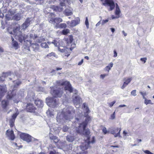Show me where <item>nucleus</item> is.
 I'll use <instances>...</instances> for the list:
<instances>
[{
	"instance_id": "1",
	"label": "nucleus",
	"mask_w": 154,
	"mask_h": 154,
	"mask_svg": "<svg viewBox=\"0 0 154 154\" xmlns=\"http://www.w3.org/2000/svg\"><path fill=\"white\" fill-rule=\"evenodd\" d=\"M85 117H86L85 121L80 123L79 126L76 128L75 130L77 133L87 136L89 135L90 132L89 129H86V128L89 122L91 121V118L88 114L85 116Z\"/></svg>"
},
{
	"instance_id": "2",
	"label": "nucleus",
	"mask_w": 154,
	"mask_h": 154,
	"mask_svg": "<svg viewBox=\"0 0 154 154\" xmlns=\"http://www.w3.org/2000/svg\"><path fill=\"white\" fill-rule=\"evenodd\" d=\"M20 26L18 24L14 28L13 31L15 39L17 40L20 43H22L23 41L25 42V40L28 38V36L23 33L20 30Z\"/></svg>"
},
{
	"instance_id": "3",
	"label": "nucleus",
	"mask_w": 154,
	"mask_h": 154,
	"mask_svg": "<svg viewBox=\"0 0 154 154\" xmlns=\"http://www.w3.org/2000/svg\"><path fill=\"white\" fill-rule=\"evenodd\" d=\"M63 91L61 90V88H58L57 89L51 90V93L54 97H50L46 99L48 103L56 105L57 104V100L55 97H60L62 95Z\"/></svg>"
},
{
	"instance_id": "4",
	"label": "nucleus",
	"mask_w": 154,
	"mask_h": 154,
	"mask_svg": "<svg viewBox=\"0 0 154 154\" xmlns=\"http://www.w3.org/2000/svg\"><path fill=\"white\" fill-rule=\"evenodd\" d=\"M55 14L53 13L50 14L48 20L49 22L54 25H56V26L57 27L59 23L62 22V19L60 17H55Z\"/></svg>"
},
{
	"instance_id": "5",
	"label": "nucleus",
	"mask_w": 154,
	"mask_h": 154,
	"mask_svg": "<svg viewBox=\"0 0 154 154\" xmlns=\"http://www.w3.org/2000/svg\"><path fill=\"white\" fill-rule=\"evenodd\" d=\"M76 45L74 43H73L71 45V47L69 48L67 47L64 46L63 48H61L60 47H58V50L62 53H64L65 56L68 57L71 53V51H72L73 49L75 48Z\"/></svg>"
},
{
	"instance_id": "6",
	"label": "nucleus",
	"mask_w": 154,
	"mask_h": 154,
	"mask_svg": "<svg viewBox=\"0 0 154 154\" xmlns=\"http://www.w3.org/2000/svg\"><path fill=\"white\" fill-rule=\"evenodd\" d=\"M20 137L23 140L28 143L31 142L32 140L31 136L26 133H21L20 134Z\"/></svg>"
},
{
	"instance_id": "7",
	"label": "nucleus",
	"mask_w": 154,
	"mask_h": 154,
	"mask_svg": "<svg viewBox=\"0 0 154 154\" xmlns=\"http://www.w3.org/2000/svg\"><path fill=\"white\" fill-rule=\"evenodd\" d=\"M90 138V137H88L87 139L88 142H85V145H84L83 143V145L81 146V148L82 149H87L89 147V145L90 143H95V140L94 137L93 136L92 137V140L91 141H89Z\"/></svg>"
},
{
	"instance_id": "8",
	"label": "nucleus",
	"mask_w": 154,
	"mask_h": 154,
	"mask_svg": "<svg viewBox=\"0 0 154 154\" xmlns=\"http://www.w3.org/2000/svg\"><path fill=\"white\" fill-rule=\"evenodd\" d=\"M113 0H106V8L109 11H112L115 8Z\"/></svg>"
},
{
	"instance_id": "9",
	"label": "nucleus",
	"mask_w": 154,
	"mask_h": 154,
	"mask_svg": "<svg viewBox=\"0 0 154 154\" xmlns=\"http://www.w3.org/2000/svg\"><path fill=\"white\" fill-rule=\"evenodd\" d=\"M26 109L27 111L31 112H35L36 109L33 104L30 103L27 104Z\"/></svg>"
},
{
	"instance_id": "10",
	"label": "nucleus",
	"mask_w": 154,
	"mask_h": 154,
	"mask_svg": "<svg viewBox=\"0 0 154 154\" xmlns=\"http://www.w3.org/2000/svg\"><path fill=\"white\" fill-rule=\"evenodd\" d=\"M6 135L11 140H14L15 138L14 132L12 130H7L6 132Z\"/></svg>"
},
{
	"instance_id": "11",
	"label": "nucleus",
	"mask_w": 154,
	"mask_h": 154,
	"mask_svg": "<svg viewBox=\"0 0 154 154\" xmlns=\"http://www.w3.org/2000/svg\"><path fill=\"white\" fill-rule=\"evenodd\" d=\"M73 40V37L71 35H69L68 37L64 38V41L66 44V46L65 47H68L70 44L71 45L72 43V42Z\"/></svg>"
},
{
	"instance_id": "12",
	"label": "nucleus",
	"mask_w": 154,
	"mask_h": 154,
	"mask_svg": "<svg viewBox=\"0 0 154 154\" xmlns=\"http://www.w3.org/2000/svg\"><path fill=\"white\" fill-rule=\"evenodd\" d=\"M66 82L64 85V90L67 91L70 93L72 92H73V88L69 82L67 81Z\"/></svg>"
},
{
	"instance_id": "13",
	"label": "nucleus",
	"mask_w": 154,
	"mask_h": 154,
	"mask_svg": "<svg viewBox=\"0 0 154 154\" xmlns=\"http://www.w3.org/2000/svg\"><path fill=\"white\" fill-rule=\"evenodd\" d=\"M7 91V89L6 85H0V100L3 97Z\"/></svg>"
},
{
	"instance_id": "14",
	"label": "nucleus",
	"mask_w": 154,
	"mask_h": 154,
	"mask_svg": "<svg viewBox=\"0 0 154 154\" xmlns=\"http://www.w3.org/2000/svg\"><path fill=\"white\" fill-rule=\"evenodd\" d=\"M119 130L118 132L116 134V133L118 131L119 128H113V131H110V133L114 135L115 137H116L118 136L120 137V132L121 130V128H119Z\"/></svg>"
},
{
	"instance_id": "15",
	"label": "nucleus",
	"mask_w": 154,
	"mask_h": 154,
	"mask_svg": "<svg viewBox=\"0 0 154 154\" xmlns=\"http://www.w3.org/2000/svg\"><path fill=\"white\" fill-rule=\"evenodd\" d=\"M49 137L50 140L52 141H53L55 143H57L58 142L59 140L58 139L57 137L51 133H50L49 134Z\"/></svg>"
},
{
	"instance_id": "16",
	"label": "nucleus",
	"mask_w": 154,
	"mask_h": 154,
	"mask_svg": "<svg viewBox=\"0 0 154 154\" xmlns=\"http://www.w3.org/2000/svg\"><path fill=\"white\" fill-rule=\"evenodd\" d=\"M132 79L131 77L124 78V80L125 81V82L123 85L121 87V88L122 89H124L130 83Z\"/></svg>"
},
{
	"instance_id": "17",
	"label": "nucleus",
	"mask_w": 154,
	"mask_h": 154,
	"mask_svg": "<svg viewBox=\"0 0 154 154\" xmlns=\"http://www.w3.org/2000/svg\"><path fill=\"white\" fill-rule=\"evenodd\" d=\"M30 20L29 18H27L25 22L21 25L22 29L24 30L26 29L30 25Z\"/></svg>"
},
{
	"instance_id": "18",
	"label": "nucleus",
	"mask_w": 154,
	"mask_h": 154,
	"mask_svg": "<svg viewBox=\"0 0 154 154\" xmlns=\"http://www.w3.org/2000/svg\"><path fill=\"white\" fill-rule=\"evenodd\" d=\"M11 37L12 45L15 50H17L20 48L18 43L16 40H14L12 36H11Z\"/></svg>"
},
{
	"instance_id": "19",
	"label": "nucleus",
	"mask_w": 154,
	"mask_h": 154,
	"mask_svg": "<svg viewBox=\"0 0 154 154\" xmlns=\"http://www.w3.org/2000/svg\"><path fill=\"white\" fill-rule=\"evenodd\" d=\"M34 103L38 107L42 108L43 106V101L40 99H37L34 101Z\"/></svg>"
},
{
	"instance_id": "20",
	"label": "nucleus",
	"mask_w": 154,
	"mask_h": 154,
	"mask_svg": "<svg viewBox=\"0 0 154 154\" xmlns=\"http://www.w3.org/2000/svg\"><path fill=\"white\" fill-rule=\"evenodd\" d=\"M14 14L11 11L8 12L5 15V18L6 20H10L13 19Z\"/></svg>"
},
{
	"instance_id": "21",
	"label": "nucleus",
	"mask_w": 154,
	"mask_h": 154,
	"mask_svg": "<svg viewBox=\"0 0 154 154\" xmlns=\"http://www.w3.org/2000/svg\"><path fill=\"white\" fill-rule=\"evenodd\" d=\"M66 80L62 81L60 80H57L56 82V85L57 86H62L65 85Z\"/></svg>"
},
{
	"instance_id": "22",
	"label": "nucleus",
	"mask_w": 154,
	"mask_h": 154,
	"mask_svg": "<svg viewBox=\"0 0 154 154\" xmlns=\"http://www.w3.org/2000/svg\"><path fill=\"white\" fill-rule=\"evenodd\" d=\"M80 22V20H72L71 21V22L70 23V26L72 27H73L78 24Z\"/></svg>"
},
{
	"instance_id": "23",
	"label": "nucleus",
	"mask_w": 154,
	"mask_h": 154,
	"mask_svg": "<svg viewBox=\"0 0 154 154\" xmlns=\"http://www.w3.org/2000/svg\"><path fill=\"white\" fill-rule=\"evenodd\" d=\"M71 112L70 110H68L67 113L64 114L63 116L64 118L66 120H69L70 119L71 117Z\"/></svg>"
},
{
	"instance_id": "24",
	"label": "nucleus",
	"mask_w": 154,
	"mask_h": 154,
	"mask_svg": "<svg viewBox=\"0 0 154 154\" xmlns=\"http://www.w3.org/2000/svg\"><path fill=\"white\" fill-rule=\"evenodd\" d=\"M9 102L7 100H3L1 102V105L2 107L4 109L6 108Z\"/></svg>"
},
{
	"instance_id": "25",
	"label": "nucleus",
	"mask_w": 154,
	"mask_h": 154,
	"mask_svg": "<svg viewBox=\"0 0 154 154\" xmlns=\"http://www.w3.org/2000/svg\"><path fill=\"white\" fill-rule=\"evenodd\" d=\"M64 14L66 16H69L72 15V12L71 10L66 8L64 11Z\"/></svg>"
},
{
	"instance_id": "26",
	"label": "nucleus",
	"mask_w": 154,
	"mask_h": 154,
	"mask_svg": "<svg viewBox=\"0 0 154 154\" xmlns=\"http://www.w3.org/2000/svg\"><path fill=\"white\" fill-rule=\"evenodd\" d=\"M54 10L56 11L60 12L63 10V8L62 7H60L58 6H54Z\"/></svg>"
},
{
	"instance_id": "27",
	"label": "nucleus",
	"mask_w": 154,
	"mask_h": 154,
	"mask_svg": "<svg viewBox=\"0 0 154 154\" xmlns=\"http://www.w3.org/2000/svg\"><path fill=\"white\" fill-rule=\"evenodd\" d=\"M74 140V137L71 135H68L66 136V140L69 142H72Z\"/></svg>"
},
{
	"instance_id": "28",
	"label": "nucleus",
	"mask_w": 154,
	"mask_h": 154,
	"mask_svg": "<svg viewBox=\"0 0 154 154\" xmlns=\"http://www.w3.org/2000/svg\"><path fill=\"white\" fill-rule=\"evenodd\" d=\"M67 26L66 24L65 23H61L58 25L57 27L60 28H65Z\"/></svg>"
},
{
	"instance_id": "29",
	"label": "nucleus",
	"mask_w": 154,
	"mask_h": 154,
	"mask_svg": "<svg viewBox=\"0 0 154 154\" xmlns=\"http://www.w3.org/2000/svg\"><path fill=\"white\" fill-rule=\"evenodd\" d=\"M18 114L19 113L17 112H16L14 114L12 115V118L10 119V120L15 121L16 118L17 116L18 115Z\"/></svg>"
},
{
	"instance_id": "30",
	"label": "nucleus",
	"mask_w": 154,
	"mask_h": 154,
	"mask_svg": "<svg viewBox=\"0 0 154 154\" xmlns=\"http://www.w3.org/2000/svg\"><path fill=\"white\" fill-rule=\"evenodd\" d=\"M113 63L112 62L110 63L107 66H106V70L109 72L111 69V68L113 66Z\"/></svg>"
},
{
	"instance_id": "31",
	"label": "nucleus",
	"mask_w": 154,
	"mask_h": 154,
	"mask_svg": "<svg viewBox=\"0 0 154 154\" xmlns=\"http://www.w3.org/2000/svg\"><path fill=\"white\" fill-rule=\"evenodd\" d=\"M14 97V95L13 94H12V92H11V94H8L7 95L6 98L10 100L13 97Z\"/></svg>"
},
{
	"instance_id": "32",
	"label": "nucleus",
	"mask_w": 154,
	"mask_h": 154,
	"mask_svg": "<svg viewBox=\"0 0 154 154\" xmlns=\"http://www.w3.org/2000/svg\"><path fill=\"white\" fill-rule=\"evenodd\" d=\"M41 46L45 48H49V46L46 42H43L41 44Z\"/></svg>"
},
{
	"instance_id": "33",
	"label": "nucleus",
	"mask_w": 154,
	"mask_h": 154,
	"mask_svg": "<svg viewBox=\"0 0 154 154\" xmlns=\"http://www.w3.org/2000/svg\"><path fill=\"white\" fill-rule=\"evenodd\" d=\"M69 32V30L68 29H64L62 30V34L63 35H66Z\"/></svg>"
},
{
	"instance_id": "34",
	"label": "nucleus",
	"mask_w": 154,
	"mask_h": 154,
	"mask_svg": "<svg viewBox=\"0 0 154 154\" xmlns=\"http://www.w3.org/2000/svg\"><path fill=\"white\" fill-rule=\"evenodd\" d=\"M144 103L146 104V105H147L149 104H153V103L151 102V101L150 100H147V99H145V100L144 101Z\"/></svg>"
},
{
	"instance_id": "35",
	"label": "nucleus",
	"mask_w": 154,
	"mask_h": 154,
	"mask_svg": "<svg viewBox=\"0 0 154 154\" xmlns=\"http://www.w3.org/2000/svg\"><path fill=\"white\" fill-rule=\"evenodd\" d=\"M55 56H56L55 53L54 52H52L46 55V57H51L52 56L55 57Z\"/></svg>"
},
{
	"instance_id": "36",
	"label": "nucleus",
	"mask_w": 154,
	"mask_h": 154,
	"mask_svg": "<svg viewBox=\"0 0 154 154\" xmlns=\"http://www.w3.org/2000/svg\"><path fill=\"white\" fill-rule=\"evenodd\" d=\"M14 121L10 120V125L11 128H12L14 125Z\"/></svg>"
},
{
	"instance_id": "37",
	"label": "nucleus",
	"mask_w": 154,
	"mask_h": 154,
	"mask_svg": "<svg viewBox=\"0 0 154 154\" xmlns=\"http://www.w3.org/2000/svg\"><path fill=\"white\" fill-rule=\"evenodd\" d=\"M85 23L87 28H88L89 23L88 21V18L87 17H86Z\"/></svg>"
},
{
	"instance_id": "38",
	"label": "nucleus",
	"mask_w": 154,
	"mask_h": 154,
	"mask_svg": "<svg viewBox=\"0 0 154 154\" xmlns=\"http://www.w3.org/2000/svg\"><path fill=\"white\" fill-rule=\"evenodd\" d=\"M52 43L54 44L56 47L58 46V45L59 44V42L56 40H54L52 42Z\"/></svg>"
},
{
	"instance_id": "39",
	"label": "nucleus",
	"mask_w": 154,
	"mask_h": 154,
	"mask_svg": "<svg viewBox=\"0 0 154 154\" xmlns=\"http://www.w3.org/2000/svg\"><path fill=\"white\" fill-rule=\"evenodd\" d=\"M7 30L9 33L11 34H12V27L11 26H9L8 27Z\"/></svg>"
},
{
	"instance_id": "40",
	"label": "nucleus",
	"mask_w": 154,
	"mask_h": 154,
	"mask_svg": "<svg viewBox=\"0 0 154 154\" xmlns=\"http://www.w3.org/2000/svg\"><path fill=\"white\" fill-rule=\"evenodd\" d=\"M120 11L119 8H116V10L115 11V14L117 16H119L120 13Z\"/></svg>"
},
{
	"instance_id": "41",
	"label": "nucleus",
	"mask_w": 154,
	"mask_h": 154,
	"mask_svg": "<svg viewBox=\"0 0 154 154\" xmlns=\"http://www.w3.org/2000/svg\"><path fill=\"white\" fill-rule=\"evenodd\" d=\"M143 151L146 154H154L152 152H151L150 151L148 150H143Z\"/></svg>"
},
{
	"instance_id": "42",
	"label": "nucleus",
	"mask_w": 154,
	"mask_h": 154,
	"mask_svg": "<svg viewBox=\"0 0 154 154\" xmlns=\"http://www.w3.org/2000/svg\"><path fill=\"white\" fill-rule=\"evenodd\" d=\"M115 112H114L111 115L110 119H115Z\"/></svg>"
},
{
	"instance_id": "43",
	"label": "nucleus",
	"mask_w": 154,
	"mask_h": 154,
	"mask_svg": "<svg viewBox=\"0 0 154 154\" xmlns=\"http://www.w3.org/2000/svg\"><path fill=\"white\" fill-rule=\"evenodd\" d=\"M131 94L134 96H136L137 94H136V90H134L132 91L131 92Z\"/></svg>"
},
{
	"instance_id": "44",
	"label": "nucleus",
	"mask_w": 154,
	"mask_h": 154,
	"mask_svg": "<svg viewBox=\"0 0 154 154\" xmlns=\"http://www.w3.org/2000/svg\"><path fill=\"white\" fill-rule=\"evenodd\" d=\"M140 60L142 62H143L144 63H146V60H147V58L146 57L144 58H140Z\"/></svg>"
},
{
	"instance_id": "45",
	"label": "nucleus",
	"mask_w": 154,
	"mask_h": 154,
	"mask_svg": "<svg viewBox=\"0 0 154 154\" xmlns=\"http://www.w3.org/2000/svg\"><path fill=\"white\" fill-rule=\"evenodd\" d=\"M26 43L27 42L29 43V45L28 46L27 45H26V46H31L32 45V41L31 40H26Z\"/></svg>"
},
{
	"instance_id": "46",
	"label": "nucleus",
	"mask_w": 154,
	"mask_h": 154,
	"mask_svg": "<svg viewBox=\"0 0 154 154\" xmlns=\"http://www.w3.org/2000/svg\"><path fill=\"white\" fill-rule=\"evenodd\" d=\"M113 128H111L109 129H108V130H106V133H110V131H113Z\"/></svg>"
},
{
	"instance_id": "47",
	"label": "nucleus",
	"mask_w": 154,
	"mask_h": 154,
	"mask_svg": "<svg viewBox=\"0 0 154 154\" xmlns=\"http://www.w3.org/2000/svg\"><path fill=\"white\" fill-rule=\"evenodd\" d=\"M116 102L115 101H113L111 103H108L109 105V106L112 107V106Z\"/></svg>"
},
{
	"instance_id": "48",
	"label": "nucleus",
	"mask_w": 154,
	"mask_h": 154,
	"mask_svg": "<svg viewBox=\"0 0 154 154\" xmlns=\"http://www.w3.org/2000/svg\"><path fill=\"white\" fill-rule=\"evenodd\" d=\"M102 4L104 5H106V0H100Z\"/></svg>"
},
{
	"instance_id": "49",
	"label": "nucleus",
	"mask_w": 154,
	"mask_h": 154,
	"mask_svg": "<svg viewBox=\"0 0 154 154\" xmlns=\"http://www.w3.org/2000/svg\"><path fill=\"white\" fill-rule=\"evenodd\" d=\"M4 17V14L1 12V11L0 10V18H3Z\"/></svg>"
},
{
	"instance_id": "50",
	"label": "nucleus",
	"mask_w": 154,
	"mask_h": 154,
	"mask_svg": "<svg viewBox=\"0 0 154 154\" xmlns=\"http://www.w3.org/2000/svg\"><path fill=\"white\" fill-rule=\"evenodd\" d=\"M117 56V52L115 50L114 51L113 57H116Z\"/></svg>"
},
{
	"instance_id": "51",
	"label": "nucleus",
	"mask_w": 154,
	"mask_h": 154,
	"mask_svg": "<svg viewBox=\"0 0 154 154\" xmlns=\"http://www.w3.org/2000/svg\"><path fill=\"white\" fill-rule=\"evenodd\" d=\"M83 59H82L80 62H79V63H78V65H81L83 63Z\"/></svg>"
},
{
	"instance_id": "52",
	"label": "nucleus",
	"mask_w": 154,
	"mask_h": 154,
	"mask_svg": "<svg viewBox=\"0 0 154 154\" xmlns=\"http://www.w3.org/2000/svg\"><path fill=\"white\" fill-rule=\"evenodd\" d=\"M87 152L83 151L81 152L78 153L77 154H87Z\"/></svg>"
},
{
	"instance_id": "53",
	"label": "nucleus",
	"mask_w": 154,
	"mask_h": 154,
	"mask_svg": "<svg viewBox=\"0 0 154 154\" xmlns=\"http://www.w3.org/2000/svg\"><path fill=\"white\" fill-rule=\"evenodd\" d=\"M86 110L87 113H88L90 111L89 109L87 106H86Z\"/></svg>"
},
{
	"instance_id": "54",
	"label": "nucleus",
	"mask_w": 154,
	"mask_h": 154,
	"mask_svg": "<svg viewBox=\"0 0 154 154\" xmlns=\"http://www.w3.org/2000/svg\"><path fill=\"white\" fill-rule=\"evenodd\" d=\"M21 84V82L20 81L17 82L16 83V84L17 86H19Z\"/></svg>"
},
{
	"instance_id": "55",
	"label": "nucleus",
	"mask_w": 154,
	"mask_h": 154,
	"mask_svg": "<svg viewBox=\"0 0 154 154\" xmlns=\"http://www.w3.org/2000/svg\"><path fill=\"white\" fill-rule=\"evenodd\" d=\"M140 93L142 95V96H145L146 95V93L145 92H143L141 91L140 92Z\"/></svg>"
},
{
	"instance_id": "56",
	"label": "nucleus",
	"mask_w": 154,
	"mask_h": 154,
	"mask_svg": "<svg viewBox=\"0 0 154 154\" xmlns=\"http://www.w3.org/2000/svg\"><path fill=\"white\" fill-rule=\"evenodd\" d=\"M106 76V75L105 74H102V75H100V78H102V79H103L104 78V77H105Z\"/></svg>"
},
{
	"instance_id": "57",
	"label": "nucleus",
	"mask_w": 154,
	"mask_h": 154,
	"mask_svg": "<svg viewBox=\"0 0 154 154\" xmlns=\"http://www.w3.org/2000/svg\"><path fill=\"white\" fill-rule=\"evenodd\" d=\"M106 23V20H103L101 23V24L103 25Z\"/></svg>"
},
{
	"instance_id": "58",
	"label": "nucleus",
	"mask_w": 154,
	"mask_h": 154,
	"mask_svg": "<svg viewBox=\"0 0 154 154\" xmlns=\"http://www.w3.org/2000/svg\"><path fill=\"white\" fill-rule=\"evenodd\" d=\"M4 50L0 46V52L2 53L4 52Z\"/></svg>"
},
{
	"instance_id": "59",
	"label": "nucleus",
	"mask_w": 154,
	"mask_h": 154,
	"mask_svg": "<svg viewBox=\"0 0 154 154\" xmlns=\"http://www.w3.org/2000/svg\"><path fill=\"white\" fill-rule=\"evenodd\" d=\"M60 5L61 6H65V4L63 2H61Z\"/></svg>"
},
{
	"instance_id": "60",
	"label": "nucleus",
	"mask_w": 154,
	"mask_h": 154,
	"mask_svg": "<svg viewBox=\"0 0 154 154\" xmlns=\"http://www.w3.org/2000/svg\"><path fill=\"white\" fill-rule=\"evenodd\" d=\"M112 19H114L116 18H119V16H117L116 17H114V16H112Z\"/></svg>"
},
{
	"instance_id": "61",
	"label": "nucleus",
	"mask_w": 154,
	"mask_h": 154,
	"mask_svg": "<svg viewBox=\"0 0 154 154\" xmlns=\"http://www.w3.org/2000/svg\"><path fill=\"white\" fill-rule=\"evenodd\" d=\"M110 29L112 33H113L115 31V29L114 28H110Z\"/></svg>"
},
{
	"instance_id": "62",
	"label": "nucleus",
	"mask_w": 154,
	"mask_h": 154,
	"mask_svg": "<svg viewBox=\"0 0 154 154\" xmlns=\"http://www.w3.org/2000/svg\"><path fill=\"white\" fill-rule=\"evenodd\" d=\"M101 23L100 21H99L96 24V26H97L100 25Z\"/></svg>"
},
{
	"instance_id": "63",
	"label": "nucleus",
	"mask_w": 154,
	"mask_h": 154,
	"mask_svg": "<svg viewBox=\"0 0 154 154\" xmlns=\"http://www.w3.org/2000/svg\"><path fill=\"white\" fill-rule=\"evenodd\" d=\"M126 106L125 105L123 104V105H120L119 106V107H125V106Z\"/></svg>"
},
{
	"instance_id": "64",
	"label": "nucleus",
	"mask_w": 154,
	"mask_h": 154,
	"mask_svg": "<svg viewBox=\"0 0 154 154\" xmlns=\"http://www.w3.org/2000/svg\"><path fill=\"white\" fill-rule=\"evenodd\" d=\"M49 154H56L55 152L53 151H51L50 152Z\"/></svg>"
}]
</instances>
